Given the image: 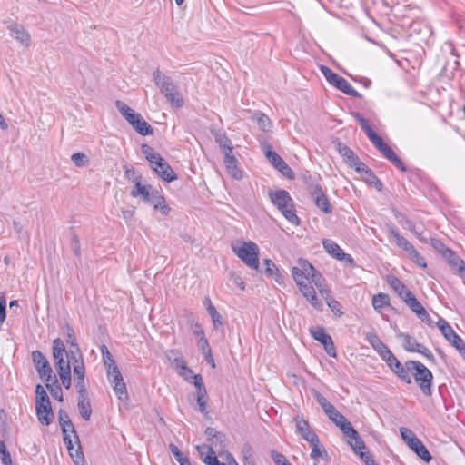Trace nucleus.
Instances as JSON below:
<instances>
[{
  "label": "nucleus",
  "mask_w": 465,
  "mask_h": 465,
  "mask_svg": "<svg viewBox=\"0 0 465 465\" xmlns=\"http://www.w3.org/2000/svg\"><path fill=\"white\" fill-rule=\"evenodd\" d=\"M298 264L303 271V274L307 280L316 272L315 268L307 260L299 259Z\"/></svg>",
  "instance_id": "53"
},
{
  "label": "nucleus",
  "mask_w": 465,
  "mask_h": 465,
  "mask_svg": "<svg viewBox=\"0 0 465 465\" xmlns=\"http://www.w3.org/2000/svg\"><path fill=\"white\" fill-rule=\"evenodd\" d=\"M322 245L326 252L333 258L343 261L348 265L354 266V260L351 255L345 253L334 241L325 239L322 241Z\"/></svg>",
  "instance_id": "10"
},
{
  "label": "nucleus",
  "mask_w": 465,
  "mask_h": 465,
  "mask_svg": "<svg viewBox=\"0 0 465 465\" xmlns=\"http://www.w3.org/2000/svg\"><path fill=\"white\" fill-rule=\"evenodd\" d=\"M408 374L411 373L419 388L425 396L432 394L433 375L431 371L421 362L409 360L406 361Z\"/></svg>",
  "instance_id": "2"
},
{
  "label": "nucleus",
  "mask_w": 465,
  "mask_h": 465,
  "mask_svg": "<svg viewBox=\"0 0 465 465\" xmlns=\"http://www.w3.org/2000/svg\"><path fill=\"white\" fill-rule=\"evenodd\" d=\"M155 210H159L163 215H167L171 208L166 204L164 197L157 191L153 190L148 202Z\"/></svg>",
  "instance_id": "22"
},
{
  "label": "nucleus",
  "mask_w": 465,
  "mask_h": 465,
  "mask_svg": "<svg viewBox=\"0 0 465 465\" xmlns=\"http://www.w3.org/2000/svg\"><path fill=\"white\" fill-rule=\"evenodd\" d=\"M268 195L271 202L289 223L295 225L300 224V218L295 213L293 200L286 190H270Z\"/></svg>",
  "instance_id": "1"
},
{
  "label": "nucleus",
  "mask_w": 465,
  "mask_h": 465,
  "mask_svg": "<svg viewBox=\"0 0 465 465\" xmlns=\"http://www.w3.org/2000/svg\"><path fill=\"white\" fill-rule=\"evenodd\" d=\"M365 340L371 345V347L379 353L381 358L390 351L387 345H385L379 336L374 332H367Z\"/></svg>",
  "instance_id": "28"
},
{
  "label": "nucleus",
  "mask_w": 465,
  "mask_h": 465,
  "mask_svg": "<svg viewBox=\"0 0 465 465\" xmlns=\"http://www.w3.org/2000/svg\"><path fill=\"white\" fill-rule=\"evenodd\" d=\"M337 150L343 158L344 163L354 170H359V166H364V163L355 154V153L347 145L337 143Z\"/></svg>",
  "instance_id": "13"
},
{
  "label": "nucleus",
  "mask_w": 465,
  "mask_h": 465,
  "mask_svg": "<svg viewBox=\"0 0 465 465\" xmlns=\"http://www.w3.org/2000/svg\"><path fill=\"white\" fill-rule=\"evenodd\" d=\"M107 378L111 385H113V389L117 398L120 401L127 400L128 393L126 385L124 381L122 373L116 365L111 366V364H109V368L107 369Z\"/></svg>",
  "instance_id": "6"
},
{
  "label": "nucleus",
  "mask_w": 465,
  "mask_h": 465,
  "mask_svg": "<svg viewBox=\"0 0 465 465\" xmlns=\"http://www.w3.org/2000/svg\"><path fill=\"white\" fill-rule=\"evenodd\" d=\"M74 363V373L75 379L77 380H84L85 377V369L83 360V355L81 354L80 358L76 357L75 359H70Z\"/></svg>",
  "instance_id": "42"
},
{
  "label": "nucleus",
  "mask_w": 465,
  "mask_h": 465,
  "mask_svg": "<svg viewBox=\"0 0 465 465\" xmlns=\"http://www.w3.org/2000/svg\"><path fill=\"white\" fill-rule=\"evenodd\" d=\"M36 406V415L38 418L39 422L42 425L48 426L50 425L54 418L51 402H43V403H37Z\"/></svg>",
  "instance_id": "16"
},
{
  "label": "nucleus",
  "mask_w": 465,
  "mask_h": 465,
  "mask_svg": "<svg viewBox=\"0 0 465 465\" xmlns=\"http://www.w3.org/2000/svg\"><path fill=\"white\" fill-rule=\"evenodd\" d=\"M306 440L310 443L312 447L311 458L316 460L323 455H327L325 449L320 443L319 438L317 435H311L306 437Z\"/></svg>",
  "instance_id": "30"
},
{
  "label": "nucleus",
  "mask_w": 465,
  "mask_h": 465,
  "mask_svg": "<svg viewBox=\"0 0 465 465\" xmlns=\"http://www.w3.org/2000/svg\"><path fill=\"white\" fill-rule=\"evenodd\" d=\"M397 338L402 341V346L404 350L407 351L415 352L416 349L420 344L417 341V340L414 337L407 333L400 332L397 334Z\"/></svg>",
  "instance_id": "37"
},
{
  "label": "nucleus",
  "mask_w": 465,
  "mask_h": 465,
  "mask_svg": "<svg viewBox=\"0 0 465 465\" xmlns=\"http://www.w3.org/2000/svg\"><path fill=\"white\" fill-rule=\"evenodd\" d=\"M302 178L311 196L319 193L322 190V185L319 183V176L312 175L307 172L302 173Z\"/></svg>",
  "instance_id": "24"
},
{
  "label": "nucleus",
  "mask_w": 465,
  "mask_h": 465,
  "mask_svg": "<svg viewBox=\"0 0 465 465\" xmlns=\"http://www.w3.org/2000/svg\"><path fill=\"white\" fill-rule=\"evenodd\" d=\"M325 414L336 426L341 429L342 433L355 432V429L352 427L351 422H349L347 419L341 412H339L334 406L331 407V409H330Z\"/></svg>",
  "instance_id": "14"
},
{
  "label": "nucleus",
  "mask_w": 465,
  "mask_h": 465,
  "mask_svg": "<svg viewBox=\"0 0 465 465\" xmlns=\"http://www.w3.org/2000/svg\"><path fill=\"white\" fill-rule=\"evenodd\" d=\"M390 305V297L388 294L380 292L372 297V306L373 308L381 312V310Z\"/></svg>",
  "instance_id": "39"
},
{
  "label": "nucleus",
  "mask_w": 465,
  "mask_h": 465,
  "mask_svg": "<svg viewBox=\"0 0 465 465\" xmlns=\"http://www.w3.org/2000/svg\"><path fill=\"white\" fill-rule=\"evenodd\" d=\"M66 332V342L70 345V349L68 353H66V357L70 359H75L76 357L80 358L82 352L77 344L73 328L67 325Z\"/></svg>",
  "instance_id": "20"
},
{
  "label": "nucleus",
  "mask_w": 465,
  "mask_h": 465,
  "mask_svg": "<svg viewBox=\"0 0 465 465\" xmlns=\"http://www.w3.org/2000/svg\"><path fill=\"white\" fill-rule=\"evenodd\" d=\"M75 439V444L76 448L74 447L73 443V440L71 439V436H65L64 437V442L66 445V448L68 450L69 455L74 463V465H84L85 462L84 455L82 450V447L80 444L79 437L77 434L74 436Z\"/></svg>",
  "instance_id": "11"
},
{
  "label": "nucleus",
  "mask_w": 465,
  "mask_h": 465,
  "mask_svg": "<svg viewBox=\"0 0 465 465\" xmlns=\"http://www.w3.org/2000/svg\"><path fill=\"white\" fill-rule=\"evenodd\" d=\"M115 106L117 110L120 112L122 116L130 124H134V118L139 114L138 113H135L134 109L129 107L124 102L117 100L115 102Z\"/></svg>",
  "instance_id": "36"
},
{
  "label": "nucleus",
  "mask_w": 465,
  "mask_h": 465,
  "mask_svg": "<svg viewBox=\"0 0 465 465\" xmlns=\"http://www.w3.org/2000/svg\"><path fill=\"white\" fill-rule=\"evenodd\" d=\"M254 118L259 125V127L263 131L267 132L270 130L272 126V122L270 118L263 113L257 112L254 114Z\"/></svg>",
  "instance_id": "45"
},
{
  "label": "nucleus",
  "mask_w": 465,
  "mask_h": 465,
  "mask_svg": "<svg viewBox=\"0 0 465 465\" xmlns=\"http://www.w3.org/2000/svg\"><path fill=\"white\" fill-rule=\"evenodd\" d=\"M177 370V372L180 376H182L186 381H192V376H194L193 371L188 368L185 361H180V366Z\"/></svg>",
  "instance_id": "48"
},
{
  "label": "nucleus",
  "mask_w": 465,
  "mask_h": 465,
  "mask_svg": "<svg viewBox=\"0 0 465 465\" xmlns=\"http://www.w3.org/2000/svg\"><path fill=\"white\" fill-rule=\"evenodd\" d=\"M410 449L412 451H414L416 455L425 462H430L432 459L429 450L420 439H417L416 440H414V442H411Z\"/></svg>",
  "instance_id": "33"
},
{
  "label": "nucleus",
  "mask_w": 465,
  "mask_h": 465,
  "mask_svg": "<svg viewBox=\"0 0 465 465\" xmlns=\"http://www.w3.org/2000/svg\"><path fill=\"white\" fill-rule=\"evenodd\" d=\"M165 355L169 361H172L175 364V369L179 368L180 361H184L181 355V352L177 350H169L166 351Z\"/></svg>",
  "instance_id": "52"
},
{
  "label": "nucleus",
  "mask_w": 465,
  "mask_h": 465,
  "mask_svg": "<svg viewBox=\"0 0 465 465\" xmlns=\"http://www.w3.org/2000/svg\"><path fill=\"white\" fill-rule=\"evenodd\" d=\"M320 70L330 84L335 86L338 90L347 95L355 98L361 97V94L356 91L345 78L334 73L331 68L325 65H321Z\"/></svg>",
  "instance_id": "3"
},
{
  "label": "nucleus",
  "mask_w": 465,
  "mask_h": 465,
  "mask_svg": "<svg viewBox=\"0 0 465 465\" xmlns=\"http://www.w3.org/2000/svg\"><path fill=\"white\" fill-rule=\"evenodd\" d=\"M77 408L81 417L89 420L92 415V406L88 395L77 397Z\"/></svg>",
  "instance_id": "29"
},
{
  "label": "nucleus",
  "mask_w": 465,
  "mask_h": 465,
  "mask_svg": "<svg viewBox=\"0 0 465 465\" xmlns=\"http://www.w3.org/2000/svg\"><path fill=\"white\" fill-rule=\"evenodd\" d=\"M49 401V397L44 387L40 384H37L35 387V404L43 402L47 403Z\"/></svg>",
  "instance_id": "54"
},
{
  "label": "nucleus",
  "mask_w": 465,
  "mask_h": 465,
  "mask_svg": "<svg viewBox=\"0 0 465 465\" xmlns=\"http://www.w3.org/2000/svg\"><path fill=\"white\" fill-rule=\"evenodd\" d=\"M131 125L142 135H150L153 134V127L143 120L140 114L134 118V124Z\"/></svg>",
  "instance_id": "34"
},
{
  "label": "nucleus",
  "mask_w": 465,
  "mask_h": 465,
  "mask_svg": "<svg viewBox=\"0 0 465 465\" xmlns=\"http://www.w3.org/2000/svg\"><path fill=\"white\" fill-rule=\"evenodd\" d=\"M343 435L347 438L348 443L356 454L361 457V453H365L363 451V450L366 448L365 444L356 430L354 433L348 432L343 433Z\"/></svg>",
  "instance_id": "27"
},
{
  "label": "nucleus",
  "mask_w": 465,
  "mask_h": 465,
  "mask_svg": "<svg viewBox=\"0 0 465 465\" xmlns=\"http://www.w3.org/2000/svg\"><path fill=\"white\" fill-rule=\"evenodd\" d=\"M58 420L64 437L70 436L69 432L73 433L74 436L77 434L73 422L64 410H59Z\"/></svg>",
  "instance_id": "23"
},
{
  "label": "nucleus",
  "mask_w": 465,
  "mask_h": 465,
  "mask_svg": "<svg viewBox=\"0 0 465 465\" xmlns=\"http://www.w3.org/2000/svg\"><path fill=\"white\" fill-rule=\"evenodd\" d=\"M153 77L155 84L159 87L163 95L178 89V86L173 83L171 77L163 74L158 69L153 72Z\"/></svg>",
  "instance_id": "15"
},
{
  "label": "nucleus",
  "mask_w": 465,
  "mask_h": 465,
  "mask_svg": "<svg viewBox=\"0 0 465 465\" xmlns=\"http://www.w3.org/2000/svg\"><path fill=\"white\" fill-rule=\"evenodd\" d=\"M283 176L288 179H294L295 175L293 171L290 168V166L282 161L276 168Z\"/></svg>",
  "instance_id": "60"
},
{
  "label": "nucleus",
  "mask_w": 465,
  "mask_h": 465,
  "mask_svg": "<svg viewBox=\"0 0 465 465\" xmlns=\"http://www.w3.org/2000/svg\"><path fill=\"white\" fill-rule=\"evenodd\" d=\"M32 361L41 379L45 382H50L54 376L51 365L45 356L40 351L32 352Z\"/></svg>",
  "instance_id": "9"
},
{
  "label": "nucleus",
  "mask_w": 465,
  "mask_h": 465,
  "mask_svg": "<svg viewBox=\"0 0 465 465\" xmlns=\"http://www.w3.org/2000/svg\"><path fill=\"white\" fill-rule=\"evenodd\" d=\"M383 156L388 159L392 164H394L397 168H399L401 171L405 172L406 167L402 161L395 154V153L392 151V149L385 143V145L379 150Z\"/></svg>",
  "instance_id": "31"
},
{
  "label": "nucleus",
  "mask_w": 465,
  "mask_h": 465,
  "mask_svg": "<svg viewBox=\"0 0 465 465\" xmlns=\"http://www.w3.org/2000/svg\"><path fill=\"white\" fill-rule=\"evenodd\" d=\"M388 283L397 292L398 295L402 291H404L405 288H407L400 279L394 276H391L388 279Z\"/></svg>",
  "instance_id": "58"
},
{
  "label": "nucleus",
  "mask_w": 465,
  "mask_h": 465,
  "mask_svg": "<svg viewBox=\"0 0 465 465\" xmlns=\"http://www.w3.org/2000/svg\"><path fill=\"white\" fill-rule=\"evenodd\" d=\"M196 401L198 405V411L201 413H207L206 405H207V391L196 393Z\"/></svg>",
  "instance_id": "57"
},
{
  "label": "nucleus",
  "mask_w": 465,
  "mask_h": 465,
  "mask_svg": "<svg viewBox=\"0 0 465 465\" xmlns=\"http://www.w3.org/2000/svg\"><path fill=\"white\" fill-rule=\"evenodd\" d=\"M381 359L387 363L389 368L394 372V374L407 384L412 382L411 377L408 374L406 362L403 364L395 357V355L390 350L386 354L382 355Z\"/></svg>",
  "instance_id": "8"
},
{
  "label": "nucleus",
  "mask_w": 465,
  "mask_h": 465,
  "mask_svg": "<svg viewBox=\"0 0 465 465\" xmlns=\"http://www.w3.org/2000/svg\"><path fill=\"white\" fill-rule=\"evenodd\" d=\"M153 170L166 183H171L177 179V175L165 160L153 166Z\"/></svg>",
  "instance_id": "21"
},
{
  "label": "nucleus",
  "mask_w": 465,
  "mask_h": 465,
  "mask_svg": "<svg viewBox=\"0 0 465 465\" xmlns=\"http://www.w3.org/2000/svg\"><path fill=\"white\" fill-rule=\"evenodd\" d=\"M214 137H215V142L222 148L223 153H226V152H228V153H232V142L224 134L217 133L214 135Z\"/></svg>",
  "instance_id": "44"
},
{
  "label": "nucleus",
  "mask_w": 465,
  "mask_h": 465,
  "mask_svg": "<svg viewBox=\"0 0 465 465\" xmlns=\"http://www.w3.org/2000/svg\"><path fill=\"white\" fill-rule=\"evenodd\" d=\"M70 245L72 248V251L74 252V255L77 257L81 256V244L78 235L72 231L71 232V242Z\"/></svg>",
  "instance_id": "56"
},
{
  "label": "nucleus",
  "mask_w": 465,
  "mask_h": 465,
  "mask_svg": "<svg viewBox=\"0 0 465 465\" xmlns=\"http://www.w3.org/2000/svg\"><path fill=\"white\" fill-rule=\"evenodd\" d=\"M296 422V430L302 436V438L306 440V437L309 438L311 435H316L313 431L310 430V426L307 420L302 418L295 419Z\"/></svg>",
  "instance_id": "43"
},
{
  "label": "nucleus",
  "mask_w": 465,
  "mask_h": 465,
  "mask_svg": "<svg viewBox=\"0 0 465 465\" xmlns=\"http://www.w3.org/2000/svg\"><path fill=\"white\" fill-rule=\"evenodd\" d=\"M390 234L394 238L395 244L407 253L414 248L406 238L400 234L399 231L395 227L390 228Z\"/></svg>",
  "instance_id": "35"
},
{
  "label": "nucleus",
  "mask_w": 465,
  "mask_h": 465,
  "mask_svg": "<svg viewBox=\"0 0 465 465\" xmlns=\"http://www.w3.org/2000/svg\"><path fill=\"white\" fill-rule=\"evenodd\" d=\"M202 449H206L208 450L209 451V455H207L205 458L203 459V461L207 464V465H224L223 463H221L217 457L215 456V452L213 449L212 446H207V445H204V446H197V450L198 451L203 455V451H202Z\"/></svg>",
  "instance_id": "40"
},
{
  "label": "nucleus",
  "mask_w": 465,
  "mask_h": 465,
  "mask_svg": "<svg viewBox=\"0 0 465 465\" xmlns=\"http://www.w3.org/2000/svg\"><path fill=\"white\" fill-rule=\"evenodd\" d=\"M355 171L361 174V178L365 183L374 186L379 192L382 191V183L365 163L364 166H359V170Z\"/></svg>",
  "instance_id": "17"
},
{
  "label": "nucleus",
  "mask_w": 465,
  "mask_h": 465,
  "mask_svg": "<svg viewBox=\"0 0 465 465\" xmlns=\"http://www.w3.org/2000/svg\"><path fill=\"white\" fill-rule=\"evenodd\" d=\"M124 178L129 182L135 183L138 180H142V176L137 173L134 167L124 166Z\"/></svg>",
  "instance_id": "59"
},
{
  "label": "nucleus",
  "mask_w": 465,
  "mask_h": 465,
  "mask_svg": "<svg viewBox=\"0 0 465 465\" xmlns=\"http://www.w3.org/2000/svg\"><path fill=\"white\" fill-rule=\"evenodd\" d=\"M410 259L418 264L420 267H426V262L424 258L413 248L410 252H408Z\"/></svg>",
  "instance_id": "62"
},
{
  "label": "nucleus",
  "mask_w": 465,
  "mask_h": 465,
  "mask_svg": "<svg viewBox=\"0 0 465 465\" xmlns=\"http://www.w3.org/2000/svg\"><path fill=\"white\" fill-rule=\"evenodd\" d=\"M407 306L416 314V316L424 323L428 325H431L433 321L430 316L422 306V304L414 297L410 302H408Z\"/></svg>",
  "instance_id": "18"
},
{
  "label": "nucleus",
  "mask_w": 465,
  "mask_h": 465,
  "mask_svg": "<svg viewBox=\"0 0 465 465\" xmlns=\"http://www.w3.org/2000/svg\"><path fill=\"white\" fill-rule=\"evenodd\" d=\"M311 333L316 341L323 345L324 350L329 356L332 358L337 356L332 339L328 333H326L324 328L317 327L316 329L311 331Z\"/></svg>",
  "instance_id": "12"
},
{
  "label": "nucleus",
  "mask_w": 465,
  "mask_h": 465,
  "mask_svg": "<svg viewBox=\"0 0 465 465\" xmlns=\"http://www.w3.org/2000/svg\"><path fill=\"white\" fill-rule=\"evenodd\" d=\"M312 198L315 205L324 213H331L332 212L329 199L322 190L319 193L312 195Z\"/></svg>",
  "instance_id": "32"
},
{
  "label": "nucleus",
  "mask_w": 465,
  "mask_h": 465,
  "mask_svg": "<svg viewBox=\"0 0 465 465\" xmlns=\"http://www.w3.org/2000/svg\"><path fill=\"white\" fill-rule=\"evenodd\" d=\"M45 385L54 399L63 401V391L55 376H54L50 382H45Z\"/></svg>",
  "instance_id": "41"
},
{
  "label": "nucleus",
  "mask_w": 465,
  "mask_h": 465,
  "mask_svg": "<svg viewBox=\"0 0 465 465\" xmlns=\"http://www.w3.org/2000/svg\"><path fill=\"white\" fill-rule=\"evenodd\" d=\"M264 264L266 266L265 273L268 276L274 277L275 281L278 283L282 284L283 282V277H282V273L280 272L278 267L275 265V263L270 259H265Z\"/></svg>",
  "instance_id": "38"
},
{
  "label": "nucleus",
  "mask_w": 465,
  "mask_h": 465,
  "mask_svg": "<svg viewBox=\"0 0 465 465\" xmlns=\"http://www.w3.org/2000/svg\"><path fill=\"white\" fill-rule=\"evenodd\" d=\"M437 326L440 330L445 339L451 343L453 347L460 352V354L465 360V342L464 341L455 333L451 326L442 318H440Z\"/></svg>",
  "instance_id": "7"
},
{
  "label": "nucleus",
  "mask_w": 465,
  "mask_h": 465,
  "mask_svg": "<svg viewBox=\"0 0 465 465\" xmlns=\"http://www.w3.org/2000/svg\"><path fill=\"white\" fill-rule=\"evenodd\" d=\"M224 164L227 172L234 178V179H242V172L237 167V160L232 154V153L226 152L224 153Z\"/></svg>",
  "instance_id": "25"
},
{
  "label": "nucleus",
  "mask_w": 465,
  "mask_h": 465,
  "mask_svg": "<svg viewBox=\"0 0 465 465\" xmlns=\"http://www.w3.org/2000/svg\"><path fill=\"white\" fill-rule=\"evenodd\" d=\"M401 436L402 440L406 442V444L410 447L411 442H414L418 438L412 432L411 430L402 427L400 429Z\"/></svg>",
  "instance_id": "55"
},
{
  "label": "nucleus",
  "mask_w": 465,
  "mask_h": 465,
  "mask_svg": "<svg viewBox=\"0 0 465 465\" xmlns=\"http://www.w3.org/2000/svg\"><path fill=\"white\" fill-rule=\"evenodd\" d=\"M271 457L276 465H291L285 456L276 450L271 451Z\"/></svg>",
  "instance_id": "64"
},
{
  "label": "nucleus",
  "mask_w": 465,
  "mask_h": 465,
  "mask_svg": "<svg viewBox=\"0 0 465 465\" xmlns=\"http://www.w3.org/2000/svg\"><path fill=\"white\" fill-rule=\"evenodd\" d=\"M197 346L199 350L201 351L203 356L209 355L212 353L211 347L209 345V342L205 337H201L197 342Z\"/></svg>",
  "instance_id": "63"
},
{
  "label": "nucleus",
  "mask_w": 465,
  "mask_h": 465,
  "mask_svg": "<svg viewBox=\"0 0 465 465\" xmlns=\"http://www.w3.org/2000/svg\"><path fill=\"white\" fill-rule=\"evenodd\" d=\"M292 274L294 282H296V284L298 285L299 288L301 286L306 284L305 280H307V279L304 276L303 271L302 270V268L299 264H298V266H293L292 268Z\"/></svg>",
  "instance_id": "50"
},
{
  "label": "nucleus",
  "mask_w": 465,
  "mask_h": 465,
  "mask_svg": "<svg viewBox=\"0 0 465 465\" xmlns=\"http://www.w3.org/2000/svg\"><path fill=\"white\" fill-rule=\"evenodd\" d=\"M235 254L251 269H259V248L253 242H244L240 247H233Z\"/></svg>",
  "instance_id": "4"
},
{
  "label": "nucleus",
  "mask_w": 465,
  "mask_h": 465,
  "mask_svg": "<svg viewBox=\"0 0 465 465\" xmlns=\"http://www.w3.org/2000/svg\"><path fill=\"white\" fill-rule=\"evenodd\" d=\"M72 162L77 167H85L89 164L90 159L84 153H75L71 156Z\"/></svg>",
  "instance_id": "49"
},
{
  "label": "nucleus",
  "mask_w": 465,
  "mask_h": 465,
  "mask_svg": "<svg viewBox=\"0 0 465 465\" xmlns=\"http://www.w3.org/2000/svg\"><path fill=\"white\" fill-rule=\"evenodd\" d=\"M207 311L212 318L214 327L222 326L223 325L222 315L217 312V310L212 303H210V306L207 307Z\"/></svg>",
  "instance_id": "51"
},
{
  "label": "nucleus",
  "mask_w": 465,
  "mask_h": 465,
  "mask_svg": "<svg viewBox=\"0 0 465 465\" xmlns=\"http://www.w3.org/2000/svg\"><path fill=\"white\" fill-rule=\"evenodd\" d=\"M243 465H255L252 448L249 444H244L242 450Z\"/></svg>",
  "instance_id": "46"
},
{
  "label": "nucleus",
  "mask_w": 465,
  "mask_h": 465,
  "mask_svg": "<svg viewBox=\"0 0 465 465\" xmlns=\"http://www.w3.org/2000/svg\"><path fill=\"white\" fill-rule=\"evenodd\" d=\"M8 29L11 32L12 35L20 42L23 45L28 46L30 45V35L25 29L19 25H8Z\"/></svg>",
  "instance_id": "26"
},
{
  "label": "nucleus",
  "mask_w": 465,
  "mask_h": 465,
  "mask_svg": "<svg viewBox=\"0 0 465 465\" xmlns=\"http://www.w3.org/2000/svg\"><path fill=\"white\" fill-rule=\"evenodd\" d=\"M354 118L361 125V129L365 132L366 135L373 132L372 128L370 126L368 121L363 118V116L360 113L354 114Z\"/></svg>",
  "instance_id": "61"
},
{
  "label": "nucleus",
  "mask_w": 465,
  "mask_h": 465,
  "mask_svg": "<svg viewBox=\"0 0 465 465\" xmlns=\"http://www.w3.org/2000/svg\"><path fill=\"white\" fill-rule=\"evenodd\" d=\"M53 357L54 366L58 373L71 371L69 358L66 357L68 351L65 350L64 341L60 338L53 341Z\"/></svg>",
  "instance_id": "5"
},
{
  "label": "nucleus",
  "mask_w": 465,
  "mask_h": 465,
  "mask_svg": "<svg viewBox=\"0 0 465 465\" xmlns=\"http://www.w3.org/2000/svg\"><path fill=\"white\" fill-rule=\"evenodd\" d=\"M168 102L176 108H180L183 105V99L180 94L178 89L164 95Z\"/></svg>",
  "instance_id": "47"
},
{
  "label": "nucleus",
  "mask_w": 465,
  "mask_h": 465,
  "mask_svg": "<svg viewBox=\"0 0 465 465\" xmlns=\"http://www.w3.org/2000/svg\"><path fill=\"white\" fill-rule=\"evenodd\" d=\"M299 290L313 308L320 311L322 309V302L318 299L315 289L312 285L306 283L301 286Z\"/></svg>",
  "instance_id": "19"
}]
</instances>
